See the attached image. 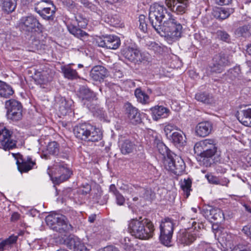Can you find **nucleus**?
Returning <instances> with one entry per match:
<instances>
[{"label":"nucleus","instance_id":"48","mask_svg":"<svg viewBox=\"0 0 251 251\" xmlns=\"http://www.w3.org/2000/svg\"><path fill=\"white\" fill-rule=\"evenodd\" d=\"M17 163L18 164V170L21 173L28 172L31 170L33 166L25 161H22L21 163H19V161H18Z\"/></svg>","mask_w":251,"mask_h":251},{"label":"nucleus","instance_id":"63","mask_svg":"<svg viewBox=\"0 0 251 251\" xmlns=\"http://www.w3.org/2000/svg\"><path fill=\"white\" fill-rule=\"evenodd\" d=\"M238 251H251V245L248 244L242 246L239 248V250Z\"/></svg>","mask_w":251,"mask_h":251},{"label":"nucleus","instance_id":"40","mask_svg":"<svg viewBox=\"0 0 251 251\" xmlns=\"http://www.w3.org/2000/svg\"><path fill=\"white\" fill-rule=\"evenodd\" d=\"M157 148L159 153L164 156L165 160L174 154L163 142H159Z\"/></svg>","mask_w":251,"mask_h":251},{"label":"nucleus","instance_id":"35","mask_svg":"<svg viewBox=\"0 0 251 251\" xmlns=\"http://www.w3.org/2000/svg\"><path fill=\"white\" fill-rule=\"evenodd\" d=\"M241 73V70L239 66H236L233 68L230 69L227 72L223 75V78H225L227 81L233 80L236 77H238Z\"/></svg>","mask_w":251,"mask_h":251},{"label":"nucleus","instance_id":"6","mask_svg":"<svg viewBox=\"0 0 251 251\" xmlns=\"http://www.w3.org/2000/svg\"><path fill=\"white\" fill-rule=\"evenodd\" d=\"M183 27L182 25L176 20L169 17L164 21V27L162 29V36H167L173 40H177L182 36Z\"/></svg>","mask_w":251,"mask_h":251},{"label":"nucleus","instance_id":"47","mask_svg":"<svg viewBox=\"0 0 251 251\" xmlns=\"http://www.w3.org/2000/svg\"><path fill=\"white\" fill-rule=\"evenodd\" d=\"M137 194L146 200H149L151 198V191L143 187H138Z\"/></svg>","mask_w":251,"mask_h":251},{"label":"nucleus","instance_id":"14","mask_svg":"<svg viewBox=\"0 0 251 251\" xmlns=\"http://www.w3.org/2000/svg\"><path fill=\"white\" fill-rule=\"evenodd\" d=\"M0 143L2 148L9 151L16 147V141L12 139V132L4 127L0 130Z\"/></svg>","mask_w":251,"mask_h":251},{"label":"nucleus","instance_id":"60","mask_svg":"<svg viewBox=\"0 0 251 251\" xmlns=\"http://www.w3.org/2000/svg\"><path fill=\"white\" fill-rule=\"evenodd\" d=\"M97 191L98 193L94 195L93 198L96 199L98 203H100V204H103L105 202H106V201H100V199L101 196V192L99 190Z\"/></svg>","mask_w":251,"mask_h":251},{"label":"nucleus","instance_id":"58","mask_svg":"<svg viewBox=\"0 0 251 251\" xmlns=\"http://www.w3.org/2000/svg\"><path fill=\"white\" fill-rule=\"evenodd\" d=\"M91 189V186L86 183L83 185L82 188L80 189V193L83 195H86L90 192Z\"/></svg>","mask_w":251,"mask_h":251},{"label":"nucleus","instance_id":"25","mask_svg":"<svg viewBox=\"0 0 251 251\" xmlns=\"http://www.w3.org/2000/svg\"><path fill=\"white\" fill-rule=\"evenodd\" d=\"M152 16L153 14H149L148 19L150 23L158 34L163 35L162 29L163 27H164V23L162 24V21L163 20H166V19L160 17L157 15H154V17Z\"/></svg>","mask_w":251,"mask_h":251},{"label":"nucleus","instance_id":"11","mask_svg":"<svg viewBox=\"0 0 251 251\" xmlns=\"http://www.w3.org/2000/svg\"><path fill=\"white\" fill-rule=\"evenodd\" d=\"M5 105L7 109L6 116L8 119L15 121L22 119L23 106L20 102L10 99L6 101Z\"/></svg>","mask_w":251,"mask_h":251},{"label":"nucleus","instance_id":"52","mask_svg":"<svg viewBox=\"0 0 251 251\" xmlns=\"http://www.w3.org/2000/svg\"><path fill=\"white\" fill-rule=\"evenodd\" d=\"M205 177L207 178L208 182L211 184L216 185L220 184L219 178L215 176L207 174L205 175Z\"/></svg>","mask_w":251,"mask_h":251},{"label":"nucleus","instance_id":"9","mask_svg":"<svg viewBox=\"0 0 251 251\" xmlns=\"http://www.w3.org/2000/svg\"><path fill=\"white\" fill-rule=\"evenodd\" d=\"M167 170L176 175H181L185 169V164L183 159L175 154L167 158L164 161Z\"/></svg>","mask_w":251,"mask_h":251},{"label":"nucleus","instance_id":"29","mask_svg":"<svg viewBox=\"0 0 251 251\" xmlns=\"http://www.w3.org/2000/svg\"><path fill=\"white\" fill-rule=\"evenodd\" d=\"M14 91L11 85L5 82L0 80V97L8 99L12 96Z\"/></svg>","mask_w":251,"mask_h":251},{"label":"nucleus","instance_id":"5","mask_svg":"<svg viewBox=\"0 0 251 251\" xmlns=\"http://www.w3.org/2000/svg\"><path fill=\"white\" fill-rule=\"evenodd\" d=\"M46 222L51 229L60 233L67 232L73 228L66 217L62 214H50L46 217Z\"/></svg>","mask_w":251,"mask_h":251},{"label":"nucleus","instance_id":"22","mask_svg":"<svg viewBox=\"0 0 251 251\" xmlns=\"http://www.w3.org/2000/svg\"><path fill=\"white\" fill-rule=\"evenodd\" d=\"M236 117L243 125L251 127V108L246 107L238 110L236 113Z\"/></svg>","mask_w":251,"mask_h":251},{"label":"nucleus","instance_id":"32","mask_svg":"<svg viewBox=\"0 0 251 251\" xmlns=\"http://www.w3.org/2000/svg\"><path fill=\"white\" fill-rule=\"evenodd\" d=\"M61 69L64 76L68 79L73 80L79 77L76 71L73 69L70 65L62 66Z\"/></svg>","mask_w":251,"mask_h":251},{"label":"nucleus","instance_id":"62","mask_svg":"<svg viewBox=\"0 0 251 251\" xmlns=\"http://www.w3.org/2000/svg\"><path fill=\"white\" fill-rule=\"evenodd\" d=\"M232 0H215L216 3L219 5H228L231 3Z\"/></svg>","mask_w":251,"mask_h":251},{"label":"nucleus","instance_id":"45","mask_svg":"<svg viewBox=\"0 0 251 251\" xmlns=\"http://www.w3.org/2000/svg\"><path fill=\"white\" fill-rule=\"evenodd\" d=\"M225 68L221 66L219 64L217 63L212 60L211 63L209 65V71L212 74H219L221 73Z\"/></svg>","mask_w":251,"mask_h":251},{"label":"nucleus","instance_id":"54","mask_svg":"<svg viewBox=\"0 0 251 251\" xmlns=\"http://www.w3.org/2000/svg\"><path fill=\"white\" fill-rule=\"evenodd\" d=\"M116 203L120 206L124 205L125 203V198L120 192L115 195Z\"/></svg>","mask_w":251,"mask_h":251},{"label":"nucleus","instance_id":"30","mask_svg":"<svg viewBox=\"0 0 251 251\" xmlns=\"http://www.w3.org/2000/svg\"><path fill=\"white\" fill-rule=\"evenodd\" d=\"M196 239V236L183 231L180 232L178 236V240L179 242L182 244L189 245L192 243Z\"/></svg>","mask_w":251,"mask_h":251},{"label":"nucleus","instance_id":"50","mask_svg":"<svg viewBox=\"0 0 251 251\" xmlns=\"http://www.w3.org/2000/svg\"><path fill=\"white\" fill-rule=\"evenodd\" d=\"M78 241L79 240L77 238H68L65 240V244L69 249L75 250L77 243L76 242Z\"/></svg>","mask_w":251,"mask_h":251},{"label":"nucleus","instance_id":"55","mask_svg":"<svg viewBox=\"0 0 251 251\" xmlns=\"http://www.w3.org/2000/svg\"><path fill=\"white\" fill-rule=\"evenodd\" d=\"M125 245V250L130 251L131 249L133 247V244L131 243L130 240L128 237H125L122 242Z\"/></svg>","mask_w":251,"mask_h":251},{"label":"nucleus","instance_id":"41","mask_svg":"<svg viewBox=\"0 0 251 251\" xmlns=\"http://www.w3.org/2000/svg\"><path fill=\"white\" fill-rule=\"evenodd\" d=\"M251 26L250 25H244L238 27L234 31V33L237 37H247L250 34V29Z\"/></svg>","mask_w":251,"mask_h":251},{"label":"nucleus","instance_id":"7","mask_svg":"<svg viewBox=\"0 0 251 251\" xmlns=\"http://www.w3.org/2000/svg\"><path fill=\"white\" fill-rule=\"evenodd\" d=\"M160 233L159 240L164 245L171 246L172 236L174 231V224L173 220L166 218L162 221L160 225Z\"/></svg>","mask_w":251,"mask_h":251},{"label":"nucleus","instance_id":"17","mask_svg":"<svg viewBox=\"0 0 251 251\" xmlns=\"http://www.w3.org/2000/svg\"><path fill=\"white\" fill-rule=\"evenodd\" d=\"M124 107L126 114L130 123L136 125L141 122L140 114L136 108L133 107L129 102L126 103Z\"/></svg>","mask_w":251,"mask_h":251},{"label":"nucleus","instance_id":"23","mask_svg":"<svg viewBox=\"0 0 251 251\" xmlns=\"http://www.w3.org/2000/svg\"><path fill=\"white\" fill-rule=\"evenodd\" d=\"M149 14H153L152 16L153 17L154 15H157L160 17L165 18L166 20L172 16L170 12H168L166 7L158 4H154L151 6Z\"/></svg>","mask_w":251,"mask_h":251},{"label":"nucleus","instance_id":"36","mask_svg":"<svg viewBox=\"0 0 251 251\" xmlns=\"http://www.w3.org/2000/svg\"><path fill=\"white\" fill-rule=\"evenodd\" d=\"M34 79L38 80L39 83H46L51 80L52 77L47 71L37 72L35 73Z\"/></svg>","mask_w":251,"mask_h":251},{"label":"nucleus","instance_id":"46","mask_svg":"<svg viewBox=\"0 0 251 251\" xmlns=\"http://www.w3.org/2000/svg\"><path fill=\"white\" fill-rule=\"evenodd\" d=\"M139 28L143 33H146L148 30V24L147 19L144 15H140L139 17Z\"/></svg>","mask_w":251,"mask_h":251},{"label":"nucleus","instance_id":"37","mask_svg":"<svg viewBox=\"0 0 251 251\" xmlns=\"http://www.w3.org/2000/svg\"><path fill=\"white\" fill-rule=\"evenodd\" d=\"M134 94L138 101L142 104H146L149 102V96L143 91L141 88L135 89Z\"/></svg>","mask_w":251,"mask_h":251},{"label":"nucleus","instance_id":"59","mask_svg":"<svg viewBox=\"0 0 251 251\" xmlns=\"http://www.w3.org/2000/svg\"><path fill=\"white\" fill-rule=\"evenodd\" d=\"M77 244L75 248V251H89L85 245L79 240L76 242Z\"/></svg>","mask_w":251,"mask_h":251},{"label":"nucleus","instance_id":"42","mask_svg":"<svg viewBox=\"0 0 251 251\" xmlns=\"http://www.w3.org/2000/svg\"><path fill=\"white\" fill-rule=\"evenodd\" d=\"M54 6L52 2L50 0H41L35 4L34 10L37 12L41 10H43L49 7Z\"/></svg>","mask_w":251,"mask_h":251},{"label":"nucleus","instance_id":"19","mask_svg":"<svg viewBox=\"0 0 251 251\" xmlns=\"http://www.w3.org/2000/svg\"><path fill=\"white\" fill-rule=\"evenodd\" d=\"M108 75V70L104 67L101 65L94 66L90 72L91 78L96 81L101 82Z\"/></svg>","mask_w":251,"mask_h":251},{"label":"nucleus","instance_id":"61","mask_svg":"<svg viewBox=\"0 0 251 251\" xmlns=\"http://www.w3.org/2000/svg\"><path fill=\"white\" fill-rule=\"evenodd\" d=\"M242 231L247 236L251 238V226H244L242 229Z\"/></svg>","mask_w":251,"mask_h":251},{"label":"nucleus","instance_id":"18","mask_svg":"<svg viewBox=\"0 0 251 251\" xmlns=\"http://www.w3.org/2000/svg\"><path fill=\"white\" fill-rule=\"evenodd\" d=\"M121 54L126 59L131 62L136 63L142 61L141 53L137 49L126 47L122 49Z\"/></svg>","mask_w":251,"mask_h":251},{"label":"nucleus","instance_id":"16","mask_svg":"<svg viewBox=\"0 0 251 251\" xmlns=\"http://www.w3.org/2000/svg\"><path fill=\"white\" fill-rule=\"evenodd\" d=\"M97 43L100 47L111 50L118 49L121 45L120 38L115 35H107L100 38Z\"/></svg>","mask_w":251,"mask_h":251},{"label":"nucleus","instance_id":"53","mask_svg":"<svg viewBox=\"0 0 251 251\" xmlns=\"http://www.w3.org/2000/svg\"><path fill=\"white\" fill-rule=\"evenodd\" d=\"M63 5L71 10L76 6V4L73 0H62Z\"/></svg>","mask_w":251,"mask_h":251},{"label":"nucleus","instance_id":"24","mask_svg":"<svg viewBox=\"0 0 251 251\" xmlns=\"http://www.w3.org/2000/svg\"><path fill=\"white\" fill-rule=\"evenodd\" d=\"M119 148L123 154L127 155L133 152L136 150V146L134 141L124 139L119 141Z\"/></svg>","mask_w":251,"mask_h":251},{"label":"nucleus","instance_id":"15","mask_svg":"<svg viewBox=\"0 0 251 251\" xmlns=\"http://www.w3.org/2000/svg\"><path fill=\"white\" fill-rule=\"evenodd\" d=\"M168 7L177 14L185 13L189 6V0H165Z\"/></svg>","mask_w":251,"mask_h":251},{"label":"nucleus","instance_id":"39","mask_svg":"<svg viewBox=\"0 0 251 251\" xmlns=\"http://www.w3.org/2000/svg\"><path fill=\"white\" fill-rule=\"evenodd\" d=\"M71 104L66 100L65 98H62L60 100V103L58 107V110L62 116H65L70 110Z\"/></svg>","mask_w":251,"mask_h":251},{"label":"nucleus","instance_id":"38","mask_svg":"<svg viewBox=\"0 0 251 251\" xmlns=\"http://www.w3.org/2000/svg\"><path fill=\"white\" fill-rule=\"evenodd\" d=\"M17 238L16 236H11L8 238L0 242V251L9 249L11 245L16 242Z\"/></svg>","mask_w":251,"mask_h":251},{"label":"nucleus","instance_id":"34","mask_svg":"<svg viewBox=\"0 0 251 251\" xmlns=\"http://www.w3.org/2000/svg\"><path fill=\"white\" fill-rule=\"evenodd\" d=\"M233 8H221L214 12V16L220 20H225L234 12Z\"/></svg>","mask_w":251,"mask_h":251},{"label":"nucleus","instance_id":"8","mask_svg":"<svg viewBox=\"0 0 251 251\" xmlns=\"http://www.w3.org/2000/svg\"><path fill=\"white\" fill-rule=\"evenodd\" d=\"M62 160L58 158L55 160L54 167L55 170L54 177H51L53 182L55 184L66 181L70 178L72 172L68 168L67 164L62 162Z\"/></svg>","mask_w":251,"mask_h":251},{"label":"nucleus","instance_id":"64","mask_svg":"<svg viewBox=\"0 0 251 251\" xmlns=\"http://www.w3.org/2000/svg\"><path fill=\"white\" fill-rule=\"evenodd\" d=\"M102 251H119L118 249L113 246H109L104 248Z\"/></svg>","mask_w":251,"mask_h":251},{"label":"nucleus","instance_id":"33","mask_svg":"<svg viewBox=\"0 0 251 251\" xmlns=\"http://www.w3.org/2000/svg\"><path fill=\"white\" fill-rule=\"evenodd\" d=\"M55 6L49 7L44 10H41L37 13L44 20L47 21H53L54 15L55 12Z\"/></svg>","mask_w":251,"mask_h":251},{"label":"nucleus","instance_id":"51","mask_svg":"<svg viewBox=\"0 0 251 251\" xmlns=\"http://www.w3.org/2000/svg\"><path fill=\"white\" fill-rule=\"evenodd\" d=\"M175 129H176V126L173 124H169L165 126L164 130L167 138L170 137L173 132H175Z\"/></svg>","mask_w":251,"mask_h":251},{"label":"nucleus","instance_id":"43","mask_svg":"<svg viewBox=\"0 0 251 251\" xmlns=\"http://www.w3.org/2000/svg\"><path fill=\"white\" fill-rule=\"evenodd\" d=\"M195 99L203 103L209 104L212 102V98L209 94L204 93H198L195 95Z\"/></svg>","mask_w":251,"mask_h":251},{"label":"nucleus","instance_id":"44","mask_svg":"<svg viewBox=\"0 0 251 251\" xmlns=\"http://www.w3.org/2000/svg\"><path fill=\"white\" fill-rule=\"evenodd\" d=\"M191 185L192 181L189 178L184 179L183 181H181L180 182L181 188L185 193L186 198L188 197L190 195V191L191 190Z\"/></svg>","mask_w":251,"mask_h":251},{"label":"nucleus","instance_id":"57","mask_svg":"<svg viewBox=\"0 0 251 251\" xmlns=\"http://www.w3.org/2000/svg\"><path fill=\"white\" fill-rule=\"evenodd\" d=\"M138 187H135L134 186H130V187H129L128 186H126L125 187H124L123 189L127 193L131 195L132 196H133V194H137Z\"/></svg>","mask_w":251,"mask_h":251},{"label":"nucleus","instance_id":"3","mask_svg":"<svg viewBox=\"0 0 251 251\" xmlns=\"http://www.w3.org/2000/svg\"><path fill=\"white\" fill-rule=\"evenodd\" d=\"M75 136L82 140L90 142H98L102 137L101 130L90 124H79L74 128Z\"/></svg>","mask_w":251,"mask_h":251},{"label":"nucleus","instance_id":"2","mask_svg":"<svg viewBox=\"0 0 251 251\" xmlns=\"http://www.w3.org/2000/svg\"><path fill=\"white\" fill-rule=\"evenodd\" d=\"M132 219L128 224V231L132 236L141 240H147L152 237L154 230L152 222L147 219Z\"/></svg>","mask_w":251,"mask_h":251},{"label":"nucleus","instance_id":"20","mask_svg":"<svg viewBox=\"0 0 251 251\" xmlns=\"http://www.w3.org/2000/svg\"><path fill=\"white\" fill-rule=\"evenodd\" d=\"M152 119L158 121L160 119L166 118L169 115L170 111L169 109L163 106L156 105L150 109Z\"/></svg>","mask_w":251,"mask_h":251},{"label":"nucleus","instance_id":"31","mask_svg":"<svg viewBox=\"0 0 251 251\" xmlns=\"http://www.w3.org/2000/svg\"><path fill=\"white\" fill-rule=\"evenodd\" d=\"M17 0H1L0 6L2 11L7 14L14 11L16 7Z\"/></svg>","mask_w":251,"mask_h":251},{"label":"nucleus","instance_id":"10","mask_svg":"<svg viewBox=\"0 0 251 251\" xmlns=\"http://www.w3.org/2000/svg\"><path fill=\"white\" fill-rule=\"evenodd\" d=\"M75 19L77 22L78 27L73 25H68L67 28L69 32L79 39L88 36V34L81 29L86 27L88 25L87 19L80 13L76 14Z\"/></svg>","mask_w":251,"mask_h":251},{"label":"nucleus","instance_id":"12","mask_svg":"<svg viewBox=\"0 0 251 251\" xmlns=\"http://www.w3.org/2000/svg\"><path fill=\"white\" fill-rule=\"evenodd\" d=\"M79 97L83 100H85L84 104L90 110L94 111L96 109V96L95 94L89 88L84 86L80 87Z\"/></svg>","mask_w":251,"mask_h":251},{"label":"nucleus","instance_id":"28","mask_svg":"<svg viewBox=\"0 0 251 251\" xmlns=\"http://www.w3.org/2000/svg\"><path fill=\"white\" fill-rule=\"evenodd\" d=\"M213 61L222 66L223 68L228 66L232 62L230 56L223 51L216 54L213 57Z\"/></svg>","mask_w":251,"mask_h":251},{"label":"nucleus","instance_id":"13","mask_svg":"<svg viewBox=\"0 0 251 251\" xmlns=\"http://www.w3.org/2000/svg\"><path fill=\"white\" fill-rule=\"evenodd\" d=\"M201 212L204 216L211 223H221L225 219L223 212L218 208L208 205L203 207Z\"/></svg>","mask_w":251,"mask_h":251},{"label":"nucleus","instance_id":"4","mask_svg":"<svg viewBox=\"0 0 251 251\" xmlns=\"http://www.w3.org/2000/svg\"><path fill=\"white\" fill-rule=\"evenodd\" d=\"M21 32L31 38L36 32H41L44 29L43 25L39 20L33 15L23 17L19 24Z\"/></svg>","mask_w":251,"mask_h":251},{"label":"nucleus","instance_id":"27","mask_svg":"<svg viewBox=\"0 0 251 251\" xmlns=\"http://www.w3.org/2000/svg\"><path fill=\"white\" fill-rule=\"evenodd\" d=\"M59 152V145L55 141L50 142L45 151H43L41 156L45 159H50V155H57Z\"/></svg>","mask_w":251,"mask_h":251},{"label":"nucleus","instance_id":"21","mask_svg":"<svg viewBox=\"0 0 251 251\" xmlns=\"http://www.w3.org/2000/svg\"><path fill=\"white\" fill-rule=\"evenodd\" d=\"M213 129V124L211 122L204 121L199 123L195 128L196 135L204 137L211 133Z\"/></svg>","mask_w":251,"mask_h":251},{"label":"nucleus","instance_id":"49","mask_svg":"<svg viewBox=\"0 0 251 251\" xmlns=\"http://www.w3.org/2000/svg\"><path fill=\"white\" fill-rule=\"evenodd\" d=\"M217 35L223 41L229 43L230 41V35L225 31L219 30L216 32Z\"/></svg>","mask_w":251,"mask_h":251},{"label":"nucleus","instance_id":"26","mask_svg":"<svg viewBox=\"0 0 251 251\" xmlns=\"http://www.w3.org/2000/svg\"><path fill=\"white\" fill-rule=\"evenodd\" d=\"M177 148H181L186 145V137L182 132L175 131L168 138Z\"/></svg>","mask_w":251,"mask_h":251},{"label":"nucleus","instance_id":"56","mask_svg":"<svg viewBox=\"0 0 251 251\" xmlns=\"http://www.w3.org/2000/svg\"><path fill=\"white\" fill-rule=\"evenodd\" d=\"M194 38L196 40L199 41L201 44H205L207 40L206 38L201 33H196L194 35Z\"/></svg>","mask_w":251,"mask_h":251},{"label":"nucleus","instance_id":"1","mask_svg":"<svg viewBox=\"0 0 251 251\" xmlns=\"http://www.w3.org/2000/svg\"><path fill=\"white\" fill-rule=\"evenodd\" d=\"M194 150L195 153L203 158L202 162L206 167H211L220 160V155L217 154L216 141L214 139H206L196 143Z\"/></svg>","mask_w":251,"mask_h":251}]
</instances>
